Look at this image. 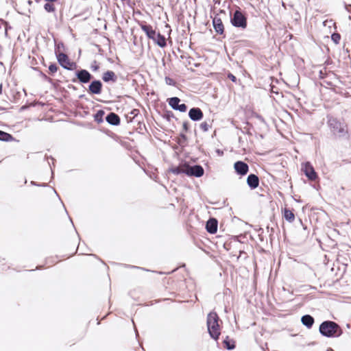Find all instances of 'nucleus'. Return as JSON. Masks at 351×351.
I'll list each match as a JSON object with an SVG mask.
<instances>
[{
	"mask_svg": "<svg viewBox=\"0 0 351 351\" xmlns=\"http://www.w3.org/2000/svg\"><path fill=\"white\" fill-rule=\"evenodd\" d=\"M320 333L327 337H337L342 334L340 326L332 321H325L319 326Z\"/></svg>",
	"mask_w": 351,
	"mask_h": 351,
	"instance_id": "1",
	"label": "nucleus"
},
{
	"mask_svg": "<svg viewBox=\"0 0 351 351\" xmlns=\"http://www.w3.org/2000/svg\"><path fill=\"white\" fill-rule=\"evenodd\" d=\"M207 327L210 337L217 339L220 335V326L219 324V317L215 312L208 315Z\"/></svg>",
	"mask_w": 351,
	"mask_h": 351,
	"instance_id": "2",
	"label": "nucleus"
},
{
	"mask_svg": "<svg viewBox=\"0 0 351 351\" xmlns=\"http://www.w3.org/2000/svg\"><path fill=\"white\" fill-rule=\"evenodd\" d=\"M230 23L235 27L245 29L247 25V16L239 8L230 17Z\"/></svg>",
	"mask_w": 351,
	"mask_h": 351,
	"instance_id": "3",
	"label": "nucleus"
},
{
	"mask_svg": "<svg viewBox=\"0 0 351 351\" xmlns=\"http://www.w3.org/2000/svg\"><path fill=\"white\" fill-rule=\"evenodd\" d=\"M328 123L330 130L335 134L342 136L346 134L348 132L346 123L343 121L337 120L335 118H329Z\"/></svg>",
	"mask_w": 351,
	"mask_h": 351,
	"instance_id": "4",
	"label": "nucleus"
},
{
	"mask_svg": "<svg viewBox=\"0 0 351 351\" xmlns=\"http://www.w3.org/2000/svg\"><path fill=\"white\" fill-rule=\"evenodd\" d=\"M56 56L58 62L64 69L69 71H73L76 69L77 64L75 62L71 61L69 56L66 53L61 51H58L56 49Z\"/></svg>",
	"mask_w": 351,
	"mask_h": 351,
	"instance_id": "5",
	"label": "nucleus"
},
{
	"mask_svg": "<svg viewBox=\"0 0 351 351\" xmlns=\"http://www.w3.org/2000/svg\"><path fill=\"white\" fill-rule=\"evenodd\" d=\"M141 29L145 33L147 37L150 40H154L155 36H156V31L153 28L150 24H147L146 22L143 21L139 23Z\"/></svg>",
	"mask_w": 351,
	"mask_h": 351,
	"instance_id": "6",
	"label": "nucleus"
},
{
	"mask_svg": "<svg viewBox=\"0 0 351 351\" xmlns=\"http://www.w3.org/2000/svg\"><path fill=\"white\" fill-rule=\"evenodd\" d=\"M302 171L306 176L311 180H315L317 176L314 168L309 162H306L302 165Z\"/></svg>",
	"mask_w": 351,
	"mask_h": 351,
	"instance_id": "7",
	"label": "nucleus"
},
{
	"mask_svg": "<svg viewBox=\"0 0 351 351\" xmlns=\"http://www.w3.org/2000/svg\"><path fill=\"white\" fill-rule=\"evenodd\" d=\"M77 80L84 84H86L93 78V75L86 69H80L75 72Z\"/></svg>",
	"mask_w": 351,
	"mask_h": 351,
	"instance_id": "8",
	"label": "nucleus"
},
{
	"mask_svg": "<svg viewBox=\"0 0 351 351\" xmlns=\"http://www.w3.org/2000/svg\"><path fill=\"white\" fill-rule=\"evenodd\" d=\"M213 26L215 29V31L219 35H223L224 33V25L222 23L221 19L218 17L217 16H215L213 19Z\"/></svg>",
	"mask_w": 351,
	"mask_h": 351,
	"instance_id": "9",
	"label": "nucleus"
},
{
	"mask_svg": "<svg viewBox=\"0 0 351 351\" xmlns=\"http://www.w3.org/2000/svg\"><path fill=\"white\" fill-rule=\"evenodd\" d=\"M234 167L236 172L241 176L246 175L249 170L248 165L242 161L236 162L234 165Z\"/></svg>",
	"mask_w": 351,
	"mask_h": 351,
	"instance_id": "10",
	"label": "nucleus"
},
{
	"mask_svg": "<svg viewBox=\"0 0 351 351\" xmlns=\"http://www.w3.org/2000/svg\"><path fill=\"white\" fill-rule=\"evenodd\" d=\"M187 176L201 177L204 174V169L199 165L190 166L188 165Z\"/></svg>",
	"mask_w": 351,
	"mask_h": 351,
	"instance_id": "11",
	"label": "nucleus"
},
{
	"mask_svg": "<svg viewBox=\"0 0 351 351\" xmlns=\"http://www.w3.org/2000/svg\"><path fill=\"white\" fill-rule=\"evenodd\" d=\"M102 80L106 83H114L118 80L117 75L112 71H107L104 73L102 75Z\"/></svg>",
	"mask_w": 351,
	"mask_h": 351,
	"instance_id": "12",
	"label": "nucleus"
},
{
	"mask_svg": "<svg viewBox=\"0 0 351 351\" xmlns=\"http://www.w3.org/2000/svg\"><path fill=\"white\" fill-rule=\"evenodd\" d=\"M189 116L193 121H199L203 117V112L198 108H193L189 110Z\"/></svg>",
	"mask_w": 351,
	"mask_h": 351,
	"instance_id": "13",
	"label": "nucleus"
},
{
	"mask_svg": "<svg viewBox=\"0 0 351 351\" xmlns=\"http://www.w3.org/2000/svg\"><path fill=\"white\" fill-rule=\"evenodd\" d=\"M153 42L161 48H165L167 46V39L164 35H162L160 32L156 34L154 37Z\"/></svg>",
	"mask_w": 351,
	"mask_h": 351,
	"instance_id": "14",
	"label": "nucleus"
},
{
	"mask_svg": "<svg viewBox=\"0 0 351 351\" xmlns=\"http://www.w3.org/2000/svg\"><path fill=\"white\" fill-rule=\"evenodd\" d=\"M247 183L252 189H254L258 186L259 179L256 175L250 174L247 178Z\"/></svg>",
	"mask_w": 351,
	"mask_h": 351,
	"instance_id": "15",
	"label": "nucleus"
},
{
	"mask_svg": "<svg viewBox=\"0 0 351 351\" xmlns=\"http://www.w3.org/2000/svg\"><path fill=\"white\" fill-rule=\"evenodd\" d=\"M207 231L211 234H214L217 230V221L215 219H209L206 226Z\"/></svg>",
	"mask_w": 351,
	"mask_h": 351,
	"instance_id": "16",
	"label": "nucleus"
},
{
	"mask_svg": "<svg viewBox=\"0 0 351 351\" xmlns=\"http://www.w3.org/2000/svg\"><path fill=\"white\" fill-rule=\"evenodd\" d=\"M187 169H188V165L182 164L178 167H172L170 171L173 173L176 174V175L182 174V173L187 175V173H188Z\"/></svg>",
	"mask_w": 351,
	"mask_h": 351,
	"instance_id": "17",
	"label": "nucleus"
},
{
	"mask_svg": "<svg viewBox=\"0 0 351 351\" xmlns=\"http://www.w3.org/2000/svg\"><path fill=\"white\" fill-rule=\"evenodd\" d=\"M106 121L114 125H117L120 123V119L119 116L113 112L110 113L107 117Z\"/></svg>",
	"mask_w": 351,
	"mask_h": 351,
	"instance_id": "18",
	"label": "nucleus"
},
{
	"mask_svg": "<svg viewBox=\"0 0 351 351\" xmlns=\"http://www.w3.org/2000/svg\"><path fill=\"white\" fill-rule=\"evenodd\" d=\"M301 321H302V324L308 328H311V326H313V324L314 323L313 317L308 315H304L302 317Z\"/></svg>",
	"mask_w": 351,
	"mask_h": 351,
	"instance_id": "19",
	"label": "nucleus"
},
{
	"mask_svg": "<svg viewBox=\"0 0 351 351\" xmlns=\"http://www.w3.org/2000/svg\"><path fill=\"white\" fill-rule=\"evenodd\" d=\"M284 217L287 221L289 222H293L295 219V215L293 212L287 208L285 209Z\"/></svg>",
	"mask_w": 351,
	"mask_h": 351,
	"instance_id": "20",
	"label": "nucleus"
},
{
	"mask_svg": "<svg viewBox=\"0 0 351 351\" xmlns=\"http://www.w3.org/2000/svg\"><path fill=\"white\" fill-rule=\"evenodd\" d=\"M53 2H47L44 5V9L47 12H55L56 8Z\"/></svg>",
	"mask_w": 351,
	"mask_h": 351,
	"instance_id": "21",
	"label": "nucleus"
},
{
	"mask_svg": "<svg viewBox=\"0 0 351 351\" xmlns=\"http://www.w3.org/2000/svg\"><path fill=\"white\" fill-rule=\"evenodd\" d=\"M180 101V99L178 97H172L169 99V104L172 108L176 110L179 105Z\"/></svg>",
	"mask_w": 351,
	"mask_h": 351,
	"instance_id": "22",
	"label": "nucleus"
},
{
	"mask_svg": "<svg viewBox=\"0 0 351 351\" xmlns=\"http://www.w3.org/2000/svg\"><path fill=\"white\" fill-rule=\"evenodd\" d=\"M12 139V135L0 130V140L3 141H10Z\"/></svg>",
	"mask_w": 351,
	"mask_h": 351,
	"instance_id": "23",
	"label": "nucleus"
},
{
	"mask_svg": "<svg viewBox=\"0 0 351 351\" xmlns=\"http://www.w3.org/2000/svg\"><path fill=\"white\" fill-rule=\"evenodd\" d=\"M88 88H102V83L100 80H93Z\"/></svg>",
	"mask_w": 351,
	"mask_h": 351,
	"instance_id": "24",
	"label": "nucleus"
},
{
	"mask_svg": "<svg viewBox=\"0 0 351 351\" xmlns=\"http://www.w3.org/2000/svg\"><path fill=\"white\" fill-rule=\"evenodd\" d=\"M58 69V66L56 63H51L49 66V73L51 75H53L54 73L57 72Z\"/></svg>",
	"mask_w": 351,
	"mask_h": 351,
	"instance_id": "25",
	"label": "nucleus"
},
{
	"mask_svg": "<svg viewBox=\"0 0 351 351\" xmlns=\"http://www.w3.org/2000/svg\"><path fill=\"white\" fill-rule=\"evenodd\" d=\"M1 25H4V33L7 36L8 29H11V27L9 26L8 23L7 21H3V19H0V29L1 28Z\"/></svg>",
	"mask_w": 351,
	"mask_h": 351,
	"instance_id": "26",
	"label": "nucleus"
},
{
	"mask_svg": "<svg viewBox=\"0 0 351 351\" xmlns=\"http://www.w3.org/2000/svg\"><path fill=\"white\" fill-rule=\"evenodd\" d=\"M331 38L335 44H338L341 39V36L339 33H333L331 35Z\"/></svg>",
	"mask_w": 351,
	"mask_h": 351,
	"instance_id": "27",
	"label": "nucleus"
},
{
	"mask_svg": "<svg viewBox=\"0 0 351 351\" xmlns=\"http://www.w3.org/2000/svg\"><path fill=\"white\" fill-rule=\"evenodd\" d=\"M99 69V64L96 61L94 60L92 62L90 65V69L92 71H97Z\"/></svg>",
	"mask_w": 351,
	"mask_h": 351,
	"instance_id": "28",
	"label": "nucleus"
},
{
	"mask_svg": "<svg viewBox=\"0 0 351 351\" xmlns=\"http://www.w3.org/2000/svg\"><path fill=\"white\" fill-rule=\"evenodd\" d=\"M176 110H179V111H180V112H186V110H187V107H186V106L185 104H179V105L178 106V107L176 108Z\"/></svg>",
	"mask_w": 351,
	"mask_h": 351,
	"instance_id": "29",
	"label": "nucleus"
},
{
	"mask_svg": "<svg viewBox=\"0 0 351 351\" xmlns=\"http://www.w3.org/2000/svg\"><path fill=\"white\" fill-rule=\"evenodd\" d=\"M200 128L203 131L206 132L209 129V125L206 122H203L200 124Z\"/></svg>",
	"mask_w": 351,
	"mask_h": 351,
	"instance_id": "30",
	"label": "nucleus"
},
{
	"mask_svg": "<svg viewBox=\"0 0 351 351\" xmlns=\"http://www.w3.org/2000/svg\"><path fill=\"white\" fill-rule=\"evenodd\" d=\"M165 80H166V82L168 85H170V86H174L175 85V81L170 78V77H166L165 78Z\"/></svg>",
	"mask_w": 351,
	"mask_h": 351,
	"instance_id": "31",
	"label": "nucleus"
},
{
	"mask_svg": "<svg viewBox=\"0 0 351 351\" xmlns=\"http://www.w3.org/2000/svg\"><path fill=\"white\" fill-rule=\"evenodd\" d=\"M64 43H60L59 44H58L57 45H56V47H55V52L56 51V49L58 51H60V49H64Z\"/></svg>",
	"mask_w": 351,
	"mask_h": 351,
	"instance_id": "32",
	"label": "nucleus"
},
{
	"mask_svg": "<svg viewBox=\"0 0 351 351\" xmlns=\"http://www.w3.org/2000/svg\"><path fill=\"white\" fill-rule=\"evenodd\" d=\"M223 343L226 344V347L228 349H232L234 348V344H230L228 341V338L224 340Z\"/></svg>",
	"mask_w": 351,
	"mask_h": 351,
	"instance_id": "33",
	"label": "nucleus"
},
{
	"mask_svg": "<svg viewBox=\"0 0 351 351\" xmlns=\"http://www.w3.org/2000/svg\"><path fill=\"white\" fill-rule=\"evenodd\" d=\"M228 78L230 79L233 82H237V77L231 73L228 74Z\"/></svg>",
	"mask_w": 351,
	"mask_h": 351,
	"instance_id": "34",
	"label": "nucleus"
},
{
	"mask_svg": "<svg viewBox=\"0 0 351 351\" xmlns=\"http://www.w3.org/2000/svg\"><path fill=\"white\" fill-rule=\"evenodd\" d=\"M93 94H99L101 89H89Z\"/></svg>",
	"mask_w": 351,
	"mask_h": 351,
	"instance_id": "35",
	"label": "nucleus"
},
{
	"mask_svg": "<svg viewBox=\"0 0 351 351\" xmlns=\"http://www.w3.org/2000/svg\"><path fill=\"white\" fill-rule=\"evenodd\" d=\"M345 9L347 10V12L351 13V4L345 3Z\"/></svg>",
	"mask_w": 351,
	"mask_h": 351,
	"instance_id": "36",
	"label": "nucleus"
},
{
	"mask_svg": "<svg viewBox=\"0 0 351 351\" xmlns=\"http://www.w3.org/2000/svg\"><path fill=\"white\" fill-rule=\"evenodd\" d=\"M122 1H126L128 5H130V0H121Z\"/></svg>",
	"mask_w": 351,
	"mask_h": 351,
	"instance_id": "37",
	"label": "nucleus"
},
{
	"mask_svg": "<svg viewBox=\"0 0 351 351\" xmlns=\"http://www.w3.org/2000/svg\"><path fill=\"white\" fill-rule=\"evenodd\" d=\"M326 64H329V60H327L326 61Z\"/></svg>",
	"mask_w": 351,
	"mask_h": 351,
	"instance_id": "38",
	"label": "nucleus"
},
{
	"mask_svg": "<svg viewBox=\"0 0 351 351\" xmlns=\"http://www.w3.org/2000/svg\"><path fill=\"white\" fill-rule=\"evenodd\" d=\"M270 88H275V86H274V85H271H271H270Z\"/></svg>",
	"mask_w": 351,
	"mask_h": 351,
	"instance_id": "39",
	"label": "nucleus"
},
{
	"mask_svg": "<svg viewBox=\"0 0 351 351\" xmlns=\"http://www.w3.org/2000/svg\"><path fill=\"white\" fill-rule=\"evenodd\" d=\"M43 76L45 77V78H47V75L43 74Z\"/></svg>",
	"mask_w": 351,
	"mask_h": 351,
	"instance_id": "40",
	"label": "nucleus"
},
{
	"mask_svg": "<svg viewBox=\"0 0 351 351\" xmlns=\"http://www.w3.org/2000/svg\"><path fill=\"white\" fill-rule=\"evenodd\" d=\"M2 88V84H0V88Z\"/></svg>",
	"mask_w": 351,
	"mask_h": 351,
	"instance_id": "41",
	"label": "nucleus"
}]
</instances>
